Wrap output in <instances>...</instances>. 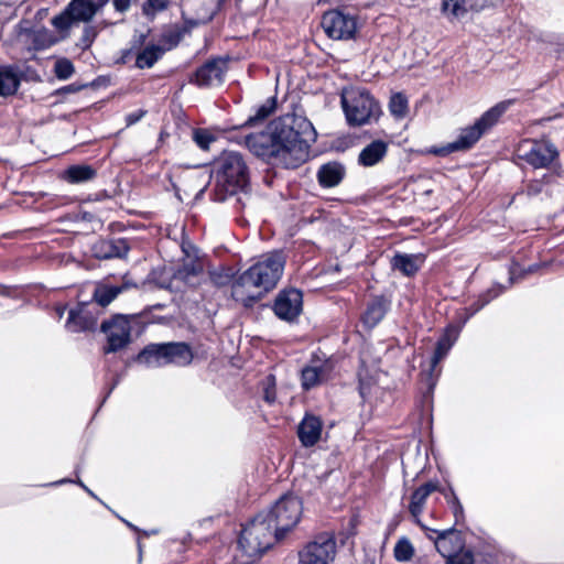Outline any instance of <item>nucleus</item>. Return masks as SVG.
<instances>
[{
	"instance_id": "50",
	"label": "nucleus",
	"mask_w": 564,
	"mask_h": 564,
	"mask_svg": "<svg viewBox=\"0 0 564 564\" xmlns=\"http://www.w3.org/2000/svg\"><path fill=\"white\" fill-rule=\"evenodd\" d=\"M487 306L479 297L474 301L469 306L465 307L463 312L467 314L470 318L477 314L480 310Z\"/></svg>"
},
{
	"instance_id": "12",
	"label": "nucleus",
	"mask_w": 564,
	"mask_h": 564,
	"mask_svg": "<svg viewBox=\"0 0 564 564\" xmlns=\"http://www.w3.org/2000/svg\"><path fill=\"white\" fill-rule=\"evenodd\" d=\"M335 361L325 355L319 357L314 354L308 364L301 370V386L304 391H310L317 386L326 383L333 378Z\"/></svg>"
},
{
	"instance_id": "31",
	"label": "nucleus",
	"mask_w": 564,
	"mask_h": 564,
	"mask_svg": "<svg viewBox=\"0 0 564 564\" xmlns=\"http://www.w3.org/2000/svg\"><path fill=\"white\" fill-rule=\"evenodd\" d=\"M226 73H191L188 82L199 88L219 87L225 83Z\"/></svg>"
},
{
	"instance_id": "30",
	"label": "nucleus",
	"mask_w": 564,
	"mask_h": 564,
	"mask_svg": "<svg viewBox=\"0 0 564 564\" xmlns=\"http://www.w3.org/2000/svg\"><path fill=\"white\" fill-rule=\"evenodd\" d=\"M164 54V48L158 44H149L140 51L135 57L138 68H151Z\"/></svg>"
},
{
	"instance_id": "26",
	"label": "nucleus",
	"mask_w": 564,
	"mask_h": 564,
	"mask_svg": "<svg viewBox=\"0 0 564 564\" xmlns=\"http://www.w3.org/2000/svg\"><path fill=\"white\" fill-rule=\"evenodd\" d=\"M345 176V166L338 162L323 164L317 171V181L324 188L337 186Z\"/></svg>"
},
{
	"instance_id": "17",
	"label": "nucleus",
	"mask_w": 564,
	"mask_h": 564,
	"mask_svg": "<svg viewBox=\"0 0 564 564\" xmlns=\"http://www.w3.org/2000/svg\"><path fill=\"white\" fill-rule=\"evenodd\" d=\"M520 158L534 169H546L558 156L556 147L550 141H533Z\"/></svg>"
},
{
	"instance_id": "55",
	"label": "nucleus",
	"mask_w": 564,
	"mask_h": 564,
	"mask_svg": "<svg viewBox=\"0 0 564 564\" xmlns=\"http://www.w3.org/2000/svg\"><path fill=\"white\" fill-rule=\"evenodd\" d=\"M147 113V110L139 109L137 111L130 112L126 116V124L127 127L133 126L139 122Z\"/></svg>"
},
{
	"instance_id": "21",
	"label": "nucleus",
	"mask_w": 564,
	"mask_h": 564,
	"mask_svg": "<svg viewBox=\"0 0 564 564\" xmlns=\"http://www.w3.org/2000/svg\"><path fill=\"white\" fill-rule=\"evenodd\" d=\"M129 250V241L124 238L100 239L93 247L94 256L98 259L123 258Z\"/></svg>"
},
{
	"instance_id": "61",
	"label": "nucleus",
	"mask_w": 564,
	"mask_h": 564,
	"mask_svg": "<svg viewBox=\"0 0 564 564\" xmlns=\"http://www.w3.org/2000/svg\"><path fill=\"white\" fill-rule=\"evenodd\" d=\"M496 560H497V555H496V554H494V553H488V554H486V557L484 558V562H485L486 564H492V563H495V562H496Z\"/></svg>"
},
{
	"instance_id": "40",
	"label": "nucleus",
	"mask_w": 564,
	"mask_h": 564,
	"mask_svg": "<svg viewBox=\"0 0 564 564\" xmlns=\"http://www.w3.org/2000/svg\"><path fill=\"white\" fill-rule=\"evenodd\" d=\"M510 285H503L500 283H494L489 289L485 292L480 293L478 297L488 305L491 301L500 296Z\"/></svg>"
},
{
	"instance_id": "52",
	"label": "nucleus",
	"mask_w": 564,
	"mask_h": 564,
	"mask_svg": "<svg viewBox=\"0 0 564 564\" xmlns=\"http://www.w3.org/2000/svg\"><path fill=\"white\" fill-rule=\"evenodd\" d=\"M487 306L479 297L474 301L469 306L465 307L463 312L467 314L470 318L477 314L480 310Z\"/></svg>"
},
{
	"instance_id": "45",
	"label": "nucleus",
	"mask_w": 564,
	"mask_h": 564,
	"mask_svg": "<svg viewBox=\"0 0 564 564\" xmlns=\"http://www.w3.org/2000/svg\"><path fill=\"white\" fill-rule=\"evenodd\" d=\"M214 15H215V11H212L209 14H207L204 18L184 19V24L182 26H180V29L182 30V32L185 35V34L189 33L194 28H197L200 24H205V23H208L209 21H212Z\"/></svg>"
},
{
	"instance_id": "2",
	"label": "nucleus",
	"mask_w": 564,
	"mask_h": 564,
	"mask_svg": "<svg viewBox=\"0 0 564 564\" xmlns=\"http://www.w3.org/2000/svg\"><path fill=\"white\" fill-rule=\"evenodd\" d=\"M285 262V256L281 250L261 256L254 264L234 281L232 297L247 307L252 306L276 286L282 278Z\"/></svg>"
},
{
	"instance_id": "27",
	"label": "nucleus",
	"mask_w": 564,
	"mask_h": 564,
	"mask_svg": "<svg viewBox=\"0 0 564 564\" xmlns=\"http://www.w3.org/2000/svg\"><path fill=\"white\" fill-rule=\"evenodd\" d=\"M203 272V263L198 260L197 256H195L193 259L185 260L176 270L174 276L175 279L183 281L185 284L194 285Z\"/></svg>"
},
{
	"instance_id": "13",
	"label": "nucleus",
	"mask_w": 564,
	"mask_h": 564,
	"mask_svg": "<svg viewBox=\"0 0 564 564\" xmlns=\"http://www.w3.org/2000/svg\"><path fill=\"white\" fill-rule=\"evenodd\" d=\"M101 330L107 334L105 352H116L124 348L131 340V324L127 316L118 314L102 322Z\"/></svg>"
},
{
	"instance_id": "42",
	"label": "nucleus",
	"mask_w": 564,
	"mask_h": 564,
	"mask_svg": "<svg viewBox=\"0 0 564 564\" xmlns=\"http://www.w3.org/2000/svg\"><path fill=\"white\" fill-rule=\"evenodd\" d=\"M170 0H147L143 4L142 11L145 15H155L167 8Z\"/></svg>"
},
{
	"instance_id": "39",
	"label": "nucleus",
	"mask_w": 564,
	"mask_h": 564,
	"mask_svg": "<svg viewBox=\"0 0 564 564\" xmlns=\"http://www.w3.org/2000/svg\"><path fill=\"white\" fill-rule=\"evenodd\" d=\"M232 59L229 56L214 57L206 61L198 70H225L232 67L231 65H229Z\"/></svg>"
},
{
	"instance_id": "25",
	"label": "nucleus",
	"mask_w": 564,
	"mask_h": 564,
	"mask_svg": "<svg viewBox=\"0 0 564 564\" xmlns=\"http://www.w3.org/2000/svg\"><path fill=\"white\" fill-rule=\"evenodd\" d=\"M389 143L378 139L367 144L358 155V164L364 167H371L380 163L388 153Z\"/></svg>"
},
{
	"instance_id": "6",
	"label": "nucleus",
	"mask_w": 564,
	"mask_h": 564,
	"mask_svg": "<svg viewBox=\"0 0 564 564\" xmlns=\"http://www.w3.org/2000/svg\"><path fill=\"white\" fill-rule=\"evenodd\" d=\"M274 532V524L264 512H259L241 530L238 544L245 555L258 557L268 551L275 541L282 540Z\"/></svg>"
},
{
	"instance_id": "9",
	"label": "nucleus",
	"mask_w": 564,
	"mask_h": 564,
	"mask_svg": "<svg viewBox=\"0 0 564 564\" xmlns=\"http://www.w3.org/2000/svg\"><path fill=\"white\" fill-rule=\"evenodd\" d=\"M302 501L292 494L283 495L268 511H263L274 524L278 538H284L300 521L302 514Z\"/></svg>"
},
{
	"instance_id": "5",
	"label": "nucleus",
	"mask_w": 564,
	"mask_h": 564,
	"mask_svg": "<svg viewBox=\"0 0 564 564\" xmlns=\"http://www.w3.org/2000/svg\"><path fill=\"white\" fill-rule=\"evenodd\" d=\"M341 106L350 127H361L376 122L382 113L379 102L365 88L351 87L344 89Z\"/></svg>"
},
{
	"instance_id": "15",
	"label": "nucleus",
	"mask_w": 564,
	"mask_h": 564,
	"mask_svg": "<svg viewBox=\"0 0 564 564\" xmlns=\"http://www.w3.org/2000/svg\"><path fill=\"white\" fill-rule=\"evenodd\" d=\"M321 25L333 40H349L355 36L357 24L355 18L333 10L322 17Z\"/></svg>"
},
{
	"instance_id": "1",
	"label": "nucleus",
	"mask_w": 564,
	"mask_h": 564,
	"mask_svg": "<svg viewBox=\"0 0 564 564\" xmlns=\"http://www.w3.org/2000/svg\"><path fill=\"white\" fill-rule=\"evenodd\" d=\"M316 137L307 118L286 113L272 120L263 131L247 134L245 145L256 156L271 164L295 169L306 160Z\"/></svg>"
},
{
	"instance_id": "53",
	"label": "nucleus",
	"mask_w": 564,
	"mask_h": 564,
	"mask_svg": "<svg viewBox=\"0 0 564 564\" xmlns=\"http://www.w3.org/2000/svg\"><path fill=\"white\" fill-rule=\"evenodd\" d=\"M487 306L479 297L474 301L469 306L465 307L463 312L467 314L470 318L477 314L480 310Z\"/></svg>"
},
{
	"instance_id": "18",
	"label": "nucleus",
	"mask_w": 564,
	"mask_h": 564,
	"mask_svg": "<svg viewBox=\"0 0 564 564\" xmlns=\"http://www.w3.org/2000/svg\"><path fill=\"white\" fill-rule=\"evenodd\" d=\"M97 314L93 303H79L69 311L66 328L73 333L94 330L97 327Z\"/></svg>"
},
{
	"instance_id": "62",
	"label": "nucleus",
	"mask_w": 564,
	"mask_h": 564,
	"mask_svg": "<svg viewBox=\"0 0 564 564\" xmlns=\"http://www.w3.org/2000/svg\"><path fill=\"white\" fill-rule=\"evenodd\" d=\"M368 391H369V388H368V387H366V386L362 383V381H360V382H359V393H360L361 398H364V399H365V398H366V394L368 393Z\"/></svg>"
},
{
	"instance_id": "8",
	"label": "nucleus",
	"mask_w": 564,
	"mask_h": 564,
	"mask_svg": "<svg viewBox=\"0 0 564 564\" xmlns=\"http://www.w3.org/2000/svg\"><path fill=\"white\" fill-rule=\"evenodd\" d=\"M104 7L101 0H72L51 23L59 36L65 39L74 25L89 23Z\"/></svg>"
},
{
	"instance_id": "22",
	"label": "nucleus",
	"mask_w": 564,
	"mask_h": 564,
	"mask_svg": "<svg viewBox=\"0 0 564 564\" xmlns=\"http://www.w3.org/2000/svg\"><path fill=\"white\" fill-rule=\"evenodd\" d=\"M436 489H438V480H429L425 484L421 485L419 488H416L411 496L409 511L413 517L415 523L421 525L423 529L426 528L421 523L420 516L423 512L426 499L432 492L436 491Z\"/></svg>"
},
{
	"instance_id": "56",
	"label": "nucleus",
	"mask_w": 564,
	"mask_h": 564,
	"mask_svg": "<svg viewBox=\"0 0 564 564\" xmlns=\"http://www.w3.org/2000/svg\"><path fill=\"white\" fill-rule=\"evenodd\" d=\"M543 184L539 181L530 182L527 185L525 192L528 196H536L542 192Z\"/></svg>"
},
{
	"instance_id": "54",
	"label": "nucleus",
	"mask_w": 564,
	"mask_h": 564,
	"mask_svg": "<svg viewBox=\"0 0 564 564\" xmlns=\"http://www.w3.org/2000/svg\"><path fill=\"white\" fill-rule=\"evenodd\" d=\"M436 491L443 495L446 503H448L449 501H454L458 498L452 485H448L447 487H442L438 484V489H436Z\"/></svg>"
},
{
	"instance_id": "35",
	"label": "nucleus",
	"mask_w": 564,
	"mask_h": 564,
	"mask_svg": "<svg viewBox=\"0 0 564 564\" xmlns=\"http://www.w3.org/2000/svg\"><path fill=\"white\" fill-rule=\"evenodd\" d=\"M110 83V77L108 75H101L98 76L96 79L85 83V84H77L73 83L67 86H64L59 89L62 93L70 94V93H77L82 90L83 88L91 87L93 89H98L100 87H107Z\"/></svg>"
},
{
	"instance_id": "41",
	"label": "nucleus",
	"mask_w": 564,
	"mask_h": 564,
	"mask_svg": "<svg viewBox=\"0 0 564 564\" xmlns=\"http://www.w3.org/2000/svg\"><path fill=\"white\" fill-rule=\"evenodd\" d=\"M442 11L446 13H451L455 18L464 15L467 12V9L464 4V1L460 0H443Z\"/></svg>"
},
{
	"instance_id": "59",
	"label": "nucleus",
	"mask_w": 564,
	"mask_h": 564,
	"mask_svg": "<svg viewBox=\"0 0 564 564\" xmlns=\"http://www.w3.org/2000/svg\"><path fill=\"white\" fill-rule=\"evenodd\" d=\"M182 249H183V252L186 254L187 260L193 259L196 256V249L191 243H183Z\"/></svg>"
},
{
	"instance_id": "46",
	"label": "nucleus",
	"mask_w": 564,
	"mask_h": 564,
	"mask_svg": "<svg viewBox=\"0 0 564 564\" xmlns=\"http://www.w3.org/2000/svg\"><path fill=\"white\" fill-rule=\"evenodd\" d=\"M447 506L454 516L455 525L462 524L465 521V511L459 498L454 501H449Z\"/></svg>"
},
{
	"instance_id": "58",
	"label": "nucleus",
	"mask_w": 564,
	"mask_h": 564,
	"mask_svg": "<svg viewBox=\"0 0 564 564\" xmlns=\"http://www.w3.org/2000/svg\"><path fill=\"white\" fill-rule=\"evenodd\" d=\"M469 319H470V317L462 311L458 313V315L456 317V324H451L449 326L458 327L459 333H460L463 327L466 325V323Z\"/></svg>"
},
{
	"instance_id": "7",
	"label": "nucleus",
	"mask_w": 564,
	"mask_h": 564,
	"mask_svg": "<svg viewBox=\"0 0 564 564\" xmlns=\"http://www.w3.org/2000/svg\"><path fill=\"white\" fill-rule=\"evenodd\" d=\"M193 360V352L186 343H161L147 345L135 357V361L148 368H160L174 364L187 366Z\"/></svg>"
},
{
	"instance_id": "16",
	"label": "nucleus",
	"mask_w": 564,
	"mask_h": 564,
	"mask_svg": "<svg viewBox=\"0 0 564 564\" xmlns=\"http://www.w3.org/2000/svg\"><path fill=\"white\" fill-rule=\"evenodd\" d=\"M303 294L297 289H286L279 292L273 304L274 314L283 321L292 322L301 314Z\"/></svg>"
},
{
	"instance_id": "47",
	"label": "nucleus",
	"mask_w": 564,
	"mask_h": 564,
	"mask_svg": "<svg viewBox=\"0 0 564 564\" xmlns=\"http://www.w3.org/2000/svg\"><path fill=\"white\" fill-rule=\"evenodd\" d=\"M52 70H73L72 63L66 58H51Z\"/></svg>"
},
{
	"instance_id": "38",
	"label": "nucleus",
	"mask_w": 564,
	"mask_h": 564,
	"mask_svg": "<svg viewBox=\"0 0 564 564\" xmlns=\"http://www.w3.org/2000/svg\"><path fill=\"white\" fill-rule=\"evenodd\" d=\"M97 35H98V28L96 25L85 23V26L82 31V35L76 45L82 50H87L91 46V44L96 40Z\"/></svg>"
},
{
	"instance_id": "36",
	"label": "nucleus",
	"mask_w": 564,
	"mask_h": 564,
	"mask_svg": "<svg viewBox=\"0 0 564 564\" xmlns=\"http://www.w3.org/2000/svg\"><path fill=\"white\" fill-rule=\"evenodd\" d=\"M216 140L217 137L208 129L196 128L193 130V141L199 149L204 151L209 150L210 144L214 143Z\"/></svg>"
},
{
	"instance_id": "48",
	"label": "nucleus",
	"mask_w": 564,
	"mask_h": 564,
	"mask_svg": "<svg viewBox=\"0 0 564 564\" xmlns=\"http://www.w3.org/2000/svg\"><path fill=\"white\" fill-rule=\"evenodd\" d=\"M67 482H74V484H77L79 487H82L89 496H91L93 498L95 499H98V497L79 479L77 478L76 480H73V479H69V478H64V479H61V480H56V481H53L50 484V486H61V485H64V484H67Z\"/></svg>"
},
{
	"instance_id": "32",
	"label": "nucleus",
	"mask_w": 564,
	"mask_h": 564,
	"mask_svg": "<svg viewBox=\"0 0 564 564\" xmlns=\"http://www.w3.org/2000/svg\"><path fill=\"white\" fill-rule=\"evenodd\" d=\"M96 176L90 165H72L64 172V180L70 184L88 182Z\"/></svg>"
},
{
	"instance_id": "57",
	"label": "nucleus",
	"mask_w": 564,
	"mask_h": 564,
	"mask_svg": "<svg viewBox=\"0 0 564 564\" xmlns=\"http://www.w3.org/2000/svg\"><path fill=\"white\" fill-rule=\"evenodd\" d=\"M112 4H113L116 11H118L120 13H124L126 11L129 10V8L131 6V0H113Z\"/></svg>"
},
{
	"instance_id": "63",
	"label": "nucleus",
	"mask_w": 564,
	"mask_h": 564,
	"mask_svg": "<svg viewBox=\"0 0 564 564\" xmlns=\"http://www.w3.org/2000/svg\"><path fill=\"white\" fill-rule=\"evenodd\" d=\"M0 294L3 296H10L11 295V289L6 285H0Z\"/></svg>"
},
{
	"instance_id": "23",
	"label": "nucleus",
	"mask_w": 564,
	"mask_h": 564,
	"mask_svg": "<svg viewBox=\"0 0 564 564\" xmlns=\"http://www.w3.org/2000/svg\"><path fill=\"white\" fill-rule=\"evenodd\" d=\"M425 257L422 253H395L391 259V268L405 276H413L422 268Z\"/></svg>"
},
{
	"instance_id": "10",
	"label": "nucleus",
	"mask_w": 564,
	"mask_h": 564,
	"mask_svg": "<svg viewBox=\"0 0 564 564\" xmlns=\"http://www.w3.org/2000/svg\"><path fill=\"white\" fill-rule=\"evenodd\" d=\"M432 532L437 534L434 544L437 552L446 560V564L475 563L474 552L464 547V541L454 528L443 531L432 530Z\"/></svg>"
},
{
	"instance_id": "34",
	"label": "nucleus",
	"mask_w": 564,
	"mask_h": 564,
	"mask_svg": "<svg viewBox=\"0 0 564 564\" xmlns=\"http://www.w3.org/2000/svg\"><path fill=\"white\" fill-rule=\"evenodd\" d=\"M389 111L395 119H403L409 111V101L404 94L394 93L389 100Z\"/></svg>"
},
{
	"instance_id": "24",
	"label": "nucleus",
	"mask_w": 564,
	"mask_h": 564,
	"mask_svg": "<svg viewBox=\"0 0 564 564\" xmlns=\"http://www.w3.org/2000/svg\"><path fill=\"white\" fill-rule=\"evenodd\" d=\"M134 284L123 282L120 285H112L107 281L98 282L93 292V301L100 307L108 306L120 293L127 291Z\"/></svg>"
},
{
	"instance_id": "33",
	"label": "nucleus",
	"mask_w": 564,
	"mask_h": 564,
	"mask_svg": "<svg viewBox=\"0 0 564 564\" xmlns=\"http://www.w3.org/2000/svg\"><path fill=\"white\" fill-rule=\"evenodd\" d=\"M184 37V33L180 29V25H173L164 31L158 42L161 48H164V53L176 47Z\"/></svg>"
},
{
	"instance_id": "20",
	"label": "nucleus",
	"mask_w": 564,
	"mask_h": 564,
	"mask_svg": "<svg viewBox=\"0 0 564 564\" xmlns=\"http://www.w3.org/2000/svg\"><path fill=\"white\" fill-rule=\"evenodd\" d=\"M323 421L319 416L306 413L297 426V437L303 447H313L321 440Z\"/></svg>"
},
{
	"instance_id": "64",
	"label": "nucleus",
	"mask_w": 564,
	"mask_h": 564,
	"mask_svg": "<svg viewBox=\"0 0 564 564\" xmlns=\"http://www.w3.org/2000/svg\"><path fill=\"white\" fill-rule=\"evenodd\" d=\"M557 54L560 57H564V42L558 45Z\"/></svg>"
},
{
	"instance_id": "11",
	"label": "nucleus",
	"mask_w": 564,
	"mask_h": 564,
	"mask_svg": "<svg viewBox=\"0 0 564 564\" xmlns=\"http://www.w3.org/2000/svg\"><path fill=\"white\" fill-rule=\"evenodd\" d=\"M336 549L334 534L321 533L299 551V564H330L335 558Z\"/></svg>"
},
{
	"instance_id": "3",
	"label": "nucleus",
	"mask_w": 564,
	"mask_h": 564,
	"mask_svg": "<svg viewBox=\"0 0 564 564\" xmlns=\"http://www.w3.org/2000/svg\"><path fill=\"white\" fill-rule=\"evenodd\" d=\"M212 192L215 202L236 197L238 209H243L250 199V170L245 156L237 151H223L212 164Z\"/></svg>"
},
{
	"instance_id": "49",
	"label": "nucleus",
	"mask_w": 564,
	"mask_h": 564,
	"mask_svg": "<svg viewBox=\"0 0 564 564\" xmlns=\"http://www.w3.org/2000/svg\"><path fill=\"white\" fill-rule=\"evenodd\" d=\"M487 306L479 297L474 301L469 306L465 307L463 312L467 314L470 318L477 314L480 310Z\"/></svg>"
},
{
	"instance_id": "37",
	"label": "nucleus",
	"mask_w": 564,
	"mask_h": 564,
	"mask_svg": "<svg viewBox=\"0 0 564 564\" xmlns=\"http://www.w3.org/2000/svg\"><path fill=\"white\" fill-rule=\"evenodd\" d=\"M393 552L397 561L408 562L414 555V547L406 538H402L397 542Z\"/></svg>"
},
{
	"instance_id": "43",
	"label": "nucleus",
	"mask_w": 564,
	"mask_h": 564,
	"mask_svg": "<svg viewBox=\"0 0 564 564\" xmlns=\"http://www.w3.org/2000/svg\"><path fill=\"white\" fill-rule=\"evenodd\" d=\"M263 389V398L268 403H273L275 401V378L273 375H269L265 377V380L262 382Z\"/></svg>"
},
{
	"instance_id": "28",
	"label": "nucleus",
	"mask_w": 564,
	"mask_h": 564,
	"mask_svg": "<svg viewBox=\"0 0 564 564\" xmlns=\"http://www.w3.org/2000/svg\"><path fill=\"white\" fill-rule=\"evenodd\" d=\"M25 79H33V76H28L29 73H0V97L13 96L21 84L22 76Z\"/></svg>"
},
{
	"instance_id": "60",
	"label": "nucleus",
	"mask_w": 564,
	"mask_h": 564,
	"mask_svg": "<svg viewBox=\"0 0 564 564\" xmlns=\"http://www.w3.org/2000/svg\"><path fill=\"white\" fill-rule=\"evenodd\" d=\"M118 382H119V379H116V380L113 381V383L109 387L108 391L106 392V394H105V397H104V399H102V401H101V404H102V403L106 401V399L111 394V392L113 391V389L116 388V386L118 384Z\"/></svg>"
},
{
	"instance_id": "19",
	"label": "nucleus",
	"mask_w": 564,
	"mask_h": 564,
	"mask_svg": "<svg viewBox=\"0 0 564 564\" xmlns=\"http://www.w3.org/2000/svg\"><path fill=\"white\" fill-rule=\"evenodd\" d=\"M390 307L391 302L386 296H373L361 314L360 322L362 326L368 330L373 329L384 318Z\"/></svg>"
},
{
	"instance_id": "29",
	"label": "nucleus",
	"mask_w": 564,
	"mask_h": 564,
	"mask_svg": "<svg viewBox=\"0 0 564 564\" xmlns=\"http://www.w3.org/2000/svg\"><path fill=\"white\" fill-rule=\"evenodd\" d=\"M276 99L274 97H270L265 100L264 104L259 106L256 109V112L240 126V128H251L262 124L267 118L275 110Z\"/></svg>"
},
{
	"instance_id": "44",
	"label": "nucleus",
	"mask_w": 564,
	"mask_h": 564,
	"mask_svg": "<svg viewBox=\"0 0 564 564\" xmlns=\"http://www.w3.org/2000/svg\"><path fill=\"white\" fill-rule=\"evenodd\" d=\"M519 264L513 262L509 268V285H512L517 280L523 278L528 273H533L536 271L538 265L532 264L527 269L519 271Z\"/></svg>"
},
{
	"instance_id": "14",
	"label": "nucleus",
	"mask_w": 564,
	"mask_h": 564,
	"mask_svg": "<svg viewBox=\"0 0 564 564\" xmlns=\"http://www.w3.org/2000/svg\"><path fill=\"white\" fill-rule=\"evenodd\" d=\"M458 336V327L447 326L443 335L438 338L435 350L430 360L429 369L422 372V377L426 380L430 391L434 389L437 377L440 375V370H436L437 365L448 354L453 345L456 343Z\"/></svg>"
},
{
	"instance_id": "51",
	"label": "nucleus",
	"mask_w": 564,
	"mask_h": 564,
	"mask_svg": "<svg viewBox=\"0 0 564 564\" xmlns=\"http://www.w3.org/2000/svg\"><path fill=\"white\" fill-rule=\"evenodd\" d=\"M487 306L479 297L474 301L469 306L465 307L463 312L467 314L470 318L477 314L480 310Z\"/></svg>"
},
{
	"instance_id": "4",
	"label": "nucleus",
	"mask_w": 564,
	"mask_h": 564,
	"mask_svg": "<svg viewBox=\"0 0 564 564\" xmlns=\"http://www.w3.org/2000/svg\"><path fill=\"white\" fill-rule=\"evenodd\" d=\"M513 104L512 99L503 100L488 109L474 124L460 130L457 139L442 147H432L429 153L437 156H446L458 151L469 150L488 130H490L500 117Z\"/></svg>"
}]
</instances>
